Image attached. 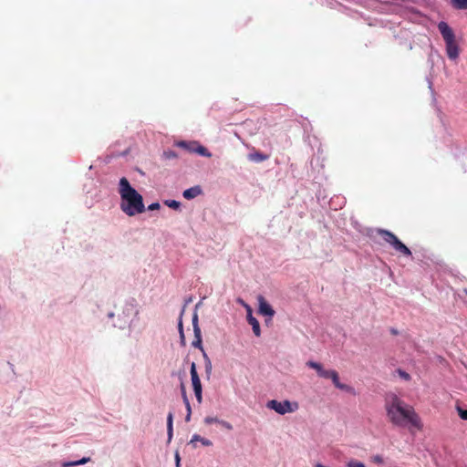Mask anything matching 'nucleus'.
Returning a JSON list of instances; mask_svg holds the SVG:
<instances>
[{"label":"nucleus","mask_w":467,"mask_h":467,"mask_svg":"<svg viewBox=\"0 0 467 467\" xmlns=\"http://www.w3.org/2000/svg\"><path fill=\"white\" fill-rule=\"evenodd\" d=\"M389 421L400 428H408L421 431L423 423L420 417L411 405L407 404L396 394L389 395L384 405Z\"/></svg>","instance_id":"f257e3e1"},{"label":"nucleus","mask_w":467,"mask_h":467,"mask_svg":"<svg viewBox=\"0 0 467 467\" xmlns=\"http://www.w3.org/2000/svg\"><path fill=\"white\" fill-rule=\"evenodd\" d=\"M119 193L121 198L120 209L128 216H134L145 212L142 195L130 185L125 177L119 180Z\"/></svg>","instance_id":"f03ea898"},{"label":"nucleus","mask_w":467,"mask_h":467,"mask_svg":"<svg viewBox=\"0 0 467 467\" xmlns=\"http://www.w3.org/2000/svg\"><path fill=\"white\" fill-rule=\"evenodd\" d=\"M438 29L445 42L448 57L451 60H455L459 57V47L455 40L453 30L443 21L438 24Z\"/></svg>","instance_id":"7ed1b4c3"},{"label":"nucleus","mask_w":467,"mask_h":467,"mask_svg":"<svg viewBox=\"0 0 467 467\" xmlns=\"http://www.w3.org/2000/svg\"><path fill=\"white\" fill-rule=\"evenodd\" d=\"M306 366L315 369L319 377L331 379L336 388L351 394L354 393V389L351 386L340 383L338 373L336 370L325 369L322 364L312 360L307 361Z\"/></svg>","instance_id":"20e7f679"},{"label":"nucleus","mask_w":467,"mask_h":467,"mask_svg":"<svg viewBox=\"0 0 467 467\" xmlns=\"http://www.w3.org/2000/svg\"><path fill=\"white\" fill-rule=\"evenodd\" d=\"M377 233L381 236L383 241L389 244L397 253L407 257L411 256V251L393 233L385 229H378Z\"/></svg>","instance_id":"39448f33"},{"label":"nucleus","mask_w":467,"mask_h":467,"mask_svg":"<svg viewBox=\"0 0 467 467\" xmlns=\"http://www.w3.org/2000/svg\"><path fill=\"white\" fill-rule=\"evenodd\" d=\"M266 406L280 415L294 412L299 408L297 402H290L289 400L278 401L275 400H269Z\"/></svg>","instance_id":"423d86ee"},{"label":"nucleus","mask_w":467,"mask_h":467,"mask_svg":"<svg viewBox=\"0 0 467 467\" xmlns=\"http://www.w3.org/2000/svg\"><path fill=\"white\" fill-rule=\"evenodd\" d=\"M190 373H191L192 388H193V391H194L196 400H197L198 403H202V383H201L200 378L198 376V373L196 370V365L194 362H192L191 365Z\"/></svg>","instance_id":"0eeeda50"},{"label":"nucleus","mask_w":467,"mask_h":467,"mask_svg":"<svg viewBox=\"0 0 467 467\" xmlns=\"http://www.w3.org/2000/svg\"><path fill=\"white\" fill-rule=\"evenodd\" d=\"M259 303V313L264 316H268L269 317H273L275 316V310L272 306L266 302V300L260 296L258 297Z\"/></svg>","instance_id":"6e6552de"},{"label":"nucleus","mask_w":467,"mask_h":467,"mask_svg":"<svg viewBox=\"0 0 467 467\" xmlns=\"http://www.w3.org/2000/svg\"><path fill=\"white\" fill-rule=\"evenodd\" d=\"M247 308V321L252 326L253 332L256 337H260L261 335V329H260V324L258 320L253 317L252 315V309L248 305H245Z\"/></svg>","instance_id":"1a4fd4ad"},{"label":"nucleus","mask_w":467,"mask_h":467,"mask_svg":"<svg viewBox=\"0 0 467 467\" xmlns=\"http://www.w3.org/2000/svg\"><path fill=\"white\" fill-rule=\"evenodd\" d=\"M202 193V190L199 185L186 189L182 192V196L187 200H192Z\"/></svg>","instance_id":"9d476101"},{"label":"nucleus","mask_w":467,"mask_h":467,"mask_svg":"<svg viewBox=\"0 0 467 467\" xmlns=\"http://www.w3.org/2000/svg\"><path fill=\"white\" fill-rule=\"evenodd\" d=\"M193 333H194V340L192 343V347L200 349L202 353L205 352L203 349V347H202L201 328L195 329V332H193Z\"/></svg>","instance_id":"9b49d317"},{"label":"nucleus","mask_w":467,"mask_h":467,"mask_svg":"<svg viewBox=\"0 0 467 467\" xmlns=\"http://www.w3.org/2000/svg\"><path fill=\"white\" fill-rule=\"evenodd\" d=\"M197 141H177L175 142V146L180 147L189 152H194Z\"/></svg>","instance_id":"f8f14e48"},{"label":"nucleus","mask_w":467,"mask_h":467,"mask_svg":"<svg viewBox=\"0 0 467 467\" xmlns=\"http://www.w3.org/2000/svg\"><path fill=\"white\" fill-rule=\"evenodd\" d=\"M196 441H200L203 446H212L213 445V442L210 440L203 438V437L200 436L199 434L192 435V437L190 441V444H192V447L195 448Z\"/></svg>","instance_id":"ddd939ff"},{"label":"nucleus","mask_w":467,"mask_h":467,"mask_svg":"<svg viewBox=\"0 0 467 467\" xmlns=\"http://www.w3.org/2000/svg\"><path fill=\"white\" fill-rule=\"evenodd\" d=\"M248 159L252 161L262 162L268 159V155L264 154L260 151H255L248 155Z\"/></svg>","instance_id":"4468645a"},{"label":"nucleus","mask_w":467,"mask_h":467,"mask_svg":"<svg viewBox=\"0 0 467 467\" xmlns=\"http://www.w3.org/2000/svg\"><path fill=\"white\" fill-rule=\"evenodd\" d=\"M194 152L204 157L210 158L212 156V153L204 146H202L198 142H196Z\"/></svg>","instance_id":"2eb2a0df"},{"label":"nucleus","mask_w":467,"mask_h":467,"mask_svg":"<svg viewBox=\"0 0 467 467\" xmlns=\"http://www.w3.org/2000/svg\"><path fill=\"white\" fill-rule=\"evenodd\" d=\"M451 5L454 8L459 10L467 9V0H451Z\"/></svg>","instance_id":"dca6fc26"},{"label":"nucleus","mask_w":467,"mask_h":467,"mask_svg":"<svg viewBox=\"0 0 467 467\" xmlns=\"http://www.w3.org/2000/svg\"><path fill=\"white\" fill-rule=\"evenodd\" d=\"M89 460H90L89 458H82L79 461L65 462V463H63V466L64 467H73V466L82 465V464H85L88 462H89Z\"/></svg>","instance_id":"f3484780"},{"label":"nucleus","mask_w":467,"mask_h":467,"mask_svg":"<svg viewBox=\"0 0 467 467\" xmlns=\"http://www.w3.org/2000/svg\"><path fill=\"white\" fill-rule=\"evenodd\" d=\"M162 158L164 160L176 159V158H178V154L174 150H168L163 151Z\"/></svg>","instance_id":"a211bd4d"},{"label":"nucleus","mask_w":467,"mask_h":467,"mask_svg":"<svg viewBox=\"0 0 467 467\" xmlns=\"http://www.w3.org/2000/svg\"><path fill=\"white\" fill-rule=\"evenodd\" d=\"M164 204L174 210H178L181 207V202L175 200H166Z\"/></svg>","instance_id":"6ab92c4d"},{"label":"nucleus","mask_w":467,"mask_h":467,"mask_svg":"<svg viewBox=\"0 0 467 467\" xmlns=\"http://www.w3.org/2000/svg\"><path fill=\"white\" fill-rule=\"evenodd\" d=\"M203 358L205 361V372L209 376L212 372V362L209 357L207 356L206 352H203Z\"/></svg>","instance_id":"aec40b11"},{"label":"nucleus","mask_w":467,"mask_h":467,"mask_svg":"<svg viewBox=\"0 0 467 467\" xmlns=\"http://www.w3.org/2000/svg\"><path fill=\"white\" fill-rule=\"evenodd\" d=\"M178 329L180 333L181 344L185 346L186 342L182 320L179 321Z\"/></svg>","instance_id":"412c9836"},{"label":"nucleus","mask_w":467,"mask_h":467,"mask_svg":"<svg viewBox=\"0 0 467 467\" xmlns=\"http://www.w3.org/2000/svg\"><path fill=\"white\" fill-rule=\"evenodd\" d=\"M456 410L458 411V414L462 420H467V410L462 408L461 406L457 405Z\"/></svg>","instance_id":"4be33fe9"},{"label":"nucleus","mask_w":467,"mask_h":467,"mask_svg":"<svg viewBox=\"0 0 467 467\" xmlns=\"http://www.w3.org/2000/svg\"><path fill=\"white\" fill-rule=\"evenodd\" d=\"M347 467H366V466L363 462L352 459L347 462Z\"/></svg>","instance_id":"5701e85b"},{"label":"nucleus","mask_w":467,"mask_h":467,"mask_svg":"<svg viewBox=\"0 0 467 467\" xmlns=\"http://www.w3.org/2000/svg\"><path fill=\"white\" fill-rule=\"evenodd\" d=\"M182 390L183 401L186 406L187 411H190V410H192V409H191V405H190L189 400L187 398L186 391H185L183 385L182 386Z\"/></svg>","instance_id":"b1692460"},{"label":"nucleus","mask_w":467,"mask_h":467,"mask_svg":"<svg viewBox=\"0 0 467 467\" xmlns=\"http://www.w3.org/2000/svg\"><path fill=\"white\" fill-rule=\"evenodd\" d=\"M192 327H193V332H195V329L200 328L198 325V315L197 313H194L192 317Z\"/></svg>","instance_id":"393cba45"},{"label":"nucleus","mask_w":467,"mask_h":467,"mask_svg":"<svg viewBox=\"0 0 467 467\" xmlns=\"http://www.w3.org/2000/svg\"><path fill=\"white\" fill-rule=\"evenodd\" d=\"M219 420L217 418H213V417H206L204 419V422L206 424H212V423H219Z\"/></svg>","instance_id":"a878e982"},{"label":"nucleus","mask_w":467,"mask_h":467,"mask_svg":"<svg viewBox=\"0 0 467 467\" xmlns=\"http://www.w3.org/2000/svg\"><path fill=\"white\" fill-rule=\"evenodd\" d=\"M167 427H173V414L169 412L167 416Z\"/></svg>","instance_id":"bb28decb"},{"label":"nucleus","mask_w":467,"mask_h":467,"mask_svg":"<svg viewBox=\"0 0 467 467\" xmlns=\"http://www.w3.org/2000/svg\"><path fill=\"white\" fill-rule=\"evenodd\" d=\"M398 372H399L400 376L403 379H405V380H410V374H409V373H407V372H405V371H403V370H401V369H399V370H398Z\"/></svg>","instance_id":"cd10ccee"},{"label":"nucleus","mask_w":467,"mask_h":467,"mask_svg":"<svg viewBox=\"0 0 467 467\" xmlns=\"http://www.w3.org/2000/svg\"><path fill=\"white\" fill-rule=\"evenodd\" d=\"M160 207H161V205L159 202H153L148 206V210H150V211L159 210Z\"/></svg>","instance_id":"c85d7f7f"},{"label":"nucleus","mask_w":467,"mask_h":467,"mask_svg":"<svg viewBox=\"0 0 467 467\" xmlns=\"http://www.w3.org/2000/svg\"><path fill=\"white\" fill-rule=\"evenodd\" d=\"M219 423L224 427L225 429L227 430H232L233 429V426L231 425V423H229L228 421H225V420H220Z\"/></svg>","instance_id":"c756f323"},{"label":"nucleus","mask_w":467,"mask_h":467,"mask_svg":"<svg viewBox=\"0 0 467 467\" xmlns=\"http://www.w3.org/2000/svg\"><path fill=\"white\" fill-rule=\"evenodd\" d=\"M168 441H171L173 434V427H167Z\"/></svg>","instance_id":"7c9ffc66"},{"label":"nucleus","mask_w":467,"mask_h":467,"mask_svg":"<svg viewBox=\"0 0 467 467\" xmlns=\"http://www.w3.org/2000/svg\"><path fill=\"white\" fill-rule=\"evenodd\" d=\"M180 461H181V458H180L179 452H176L175 453V462H176L177 467L180 466Z\"/></svg>","instance_id":"2f4dec72"},{"label":"nucleus","mask_w":467,"mask_h":467,"mask_svg":"<svg viewBox=\"0 0 467 467\" xmlns=\"http://www.w3.org/2000/svg\"><path fill=\"white\" fill-rule=\"evenodd\" d=\"M374 461H375L376 462H379V463H381V462H382V459H381V457H380V456H375V457H374Z\"/></svg>","instance_id":"473e14b6"},{"label":"nucleus","mask_w":467,"mask_h":467,"mask_svg":"<svg viewBox=\"0 0 467 467\" xmlns=\"http://www.w3.org/2000/svg\"><path fill=\"white\" fill-rule=\"evenodd\" d=\"M191 414H192V410L187 411V415H186V418H185L186 421H189V420H190Z\"/></svg>","instance_id":"72a5a7b5"},{"label":"nucleus","mask_w":467,"mask_h":467,"mask_svg":"<svg viewBox=\"0 0 467 467\" xmlns=\"http://www.w3.org/2000/svg\"><path fill=\"white\" fill-rule=\"evenodd\" d=\"M464 292L467 294V290H464Z\"/></svg>","instance_id":"f704fd0d"}]
</instances>
